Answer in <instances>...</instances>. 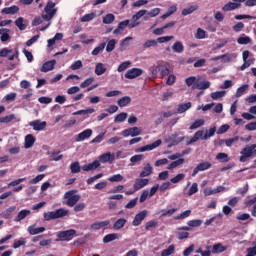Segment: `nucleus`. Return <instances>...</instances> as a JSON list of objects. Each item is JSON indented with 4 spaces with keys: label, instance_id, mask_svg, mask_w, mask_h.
I'll use <instances>...</instances> for the list:
<instances>
[{
    "label": "nucleus",
    "instance_id": "nucleus-1",
    "mask_svg": "<svg viewBox=\"0 0 256 256\" xmlns=\"http://www.w3.org/2000/svg\"><path fill=\"white\" fill-rule=\"evenodd\" d=\"M240 154V163H247V161H249V158H251L252 155H256V144L245 146L241 150Z\"/></svg>",
    "mask_w": 256,
    "mask_h": 256
},
{
    "label": "nucleus",
    "instance_id": "nucleus-2",
    "mask_svg": "<svg viewBox=\"0 0 256 256\" xmlns=\"http://www.w3.org/2000/svg\"><path fill=\"white\" fill-rule=\"evenodd\" d=\"M76 193L77 190H70L64 194V199H66V205H68V207H75L81 200V195Z\"/></svg>",
    "mask_w": 256,
    "mask_h": 256
},
{
    "label": "nucleus",
    "instance_id": "nucleus-3",
    "mask_svg": "<svg viewBox=\"0 0 256 256\" xmlns=\"http://www.w3.org/2000/svg\"><path fill=\"white\" fill-rule=\"evenodd\" d=\"M69 210L65 208L57 209L56 211L44 213L45 221H51V219H61V217H67Z\"/></svg>",
    "mask_w": 256,
    "mask_h": 256
},
{
    "label": "nucleus",
    "instance_id": "nucleus-4",
    "mask_svg": "<svg viewBox=\"0 0 256 256\" xmlns=\"http://www.w3.org/2000/svg\"><path fill=\"white\" fill-rule=\"evenodd\" d=\"M57 9H55V2H48L44 8V13L42 14V19L44 21H51L55 17Z\"/></svg>",
    "mask_w": 256,
    "mask_h": 256
},
{
    "label": "nucleus",
    "instance_id": "nucleus-5",
    "mask_svg": "<svg viewBox=\"0 0 256 256\" xmlns=\"http://www.w3.org/2000/svg\"><path fill=\"white\" fill-rule=\"evenodd\" d=\"M75 235H77V230L75 229H69L57 233V237L60 241H71Z\"/></svg>",
    "mask_w": 256,
    "mask_h": 256
},
{
    "label": "nucleus",
    "instance_id": "nucleus-6",
    "mask_svg": "<svg viewBox=\"0 0 256 256\" xmlns=\"http://www.w3.org/2000/svg\"><path fill=\"white\" fill-rule=\"evenodd\" d=\"M149 185V179L147 178H136L133 184L134 191H141V189L147 187Z\"/></svg>",
    "mask_w": 256,
    "mask_h": 256
},
{
    "label": "nucleus",
    "instance_id": "nucleus-7",
    "mask_svg": "<svg viewBox=\"0 0 256 256\" xmlns=\"http://www.w3.org/2000/svg\"><path fill=\"white\" fill-rule=\"evenodd\" d=\"M161 143H163V141H161V139H158L152 144H148L146 146L137 148L136 153H145V151H153V149H157V147H159Z\"/></svg>",
    "mask_w": 256,
    "mask_h": 256
},
{
    "label": "nucleus",
    "instance_id": "nucleus-8",
    "mask_svg": "<svg viewBox=\"0 0 256 256\" xmlns=\"http://www.w3.org/2000/svg\"><path fill=\"white\" fill-rule=\"evenodd\" d=\"M141 75H143V69L132 68L125 73L124 77L125 79H137V77H141Z\"/></svg>",
    "mask_w": 256,
    "mask_h": 256
},
{
    "label": "nucleus",
    "instance_id": "nucleus-9",
    "mask_svg": "<svg viewBox=\"0 0 256 256\" xmlns=\"http://www.w3.org/2000/svg\"><path fill=\"white\" fill-rule=\"evenodd\" d=\"M141 133H143V130L139 127L128 128L122 131L123 137H137Z\"/></svg>",
    "mask_w": 256,
    "mask_h": 256
},
{
    "label": "nucleus",
    "instance_id": "nucleus-10",
    "mask_svg": "<svg viewBox=\"0 0 256 256\" xmlns=\"http://www.w3.org/2000/svg\"><path fill=\"white\" fill-rule=\"evenodd\" d=\"M29 125L31 128H33L34 131H45L47 127V122L41 120H34L29 122Z\"/></svg>",
    "mask_w": 256,
    "mask_h": 256
},
{
    "label": "nucleus",
    "instance_id": "nucleus-11",
    "mask_svg": "<svg viewBox=\"0 0 256 256\" xmlns=\"http://www.w3.org/2000/svg\"><path fill=\"white\" fill-rule=\"evenodd\" d=\"M147 210L141 211L135 215L134 220L132 221L133 227H139L143 223L144 219L147 217Z\"/></svg>",
    "mask_w": 256,
    "mask_h": 256
},
{
    "label": "nucleus",
    "instance_id": "nucleus-12",
    "mask_svg": "<svg viewBox=\"0 0 256 256\" xmlns=\"http://www.w3.org/2000/svg\"><path fill=\"white\" fill-rule=\"evenodd\" d=\"M100 163H113L115 161V153L106 152L99 156Z\"/></svg>",
    "mask_w": 256,
    "mask_h": 256
},
{
    "label": "nucleus",
    "instance_id": "nucleus-13",
    "mask_svg": "<svg viewBox=\"0 0 256 256\" xmlns=\"http://www.w3.org/2000/svg\"><path fill=\"white\" fill-rule=\"evenodd\" d=\"M207 169H211V162H202L199 163L193 170L192 177H195L199 171H207Z\"/></svg>",
    "mask_w": 256,
    "mask_h": 256
},
{
    "label": "nucleus",
    "instance_id": "nucleus-14",
    "mask_svg": "<svg viewBox=\"0 0 256 256\" xmlns=\"http://www.w3.org/2000/svg\"><path fill=\"white\" fill-rule=\"evenodd\" d=\"M111 225V221L109 220H104V221H98V222H94L90 225V229H92V231H99V229H103V227H107Z\"/></svg>",
    "mask_w": 256,
    "mask_h": 256
},
{
    "label": "nucleus",
    "instance_id": "nucleus-15",
    "mask_svg": "<svg viewBox=\"0 0 256 256\" xmlns=\"http://www.w3.org/2000/svg\"><path fill=\"white\" fill-rule=\"evenodd\" d=\"M91 135H93V130L86 129L77 135L76 141L78 143L81 141H85V139H89V137H91Z\"/></svg>",
    "mask_w": 256,
    "mask_h": 256
},
{
    "label": "nucleus",
    "instance_id": "nucleus-16",
    "mask_svg": "<svg viewBox=\"0 0 256 256\" xmlns=\"http://www.w3.org/2000/svg\"><path fill=\"white\" fill-rule=\"evenodd\" d=\"M101 167V162L99 160H94L90 164H86L82 166V171H95V169H99Z\"/></svg>",
    "mask_w": 256,
    "mask_h": 256
},
{
    "label": "nucleus",
    "instance_id": "nucleus-17",
    "mask_svg": "<svg viewBox=\"0 0 256 256\" xmlns=\"http://www.w3.org/2000/svg\"><path fill=\"white\" fill-rule=\"evenodd\" d=\"M125 225H127V219L119 218L113 223L112 229H114V231H121Z\"/></svg>",
    "mask_w": 256,
    "mask_h": 256
},
{
    "label": "nucleus",
    "instance_id": "nucleus-18",
    "mask_svg": "<svg viewBox=\"0 0 256 256\" xmlns=\"http://www.w3.org/2000/svg\"><path fill=\"white\" fill-rule=\"evenodd\" d=\"M56 63H57V61H55V60H50V61L44 63L41 67L42 73H47L49 71H53L55 69Z\"/></svg>",
    "mask_w": 256,
    "mask_h": 256
},
{
    "label": "nucleus",
    "instance_id": "nucleus-19",
    "mask_svg": "<svg viewBox=\"0 0 256 256\" xmlns=\"http://www.w3.org/2000/svg\"><path fill=\"white\" fill-rule=\"evenodd\" d=\"M149 175H153V166L150 163H146L140 172V177L145 178L149 177Z\"/></svg>",
    "mask_w": 256,
    "mask_h": 256
},
{
    "label": "nucleus",
    "instance_id": "nucleus-20",
    "mask_svg": "<svg viewBox=\"0 0 256 256\" xmlns=\"http://www.w3.org/2000/svg\"><path fill=\"white\" fill-rule=\"evenodd\" d=\"M28 215H31V210L23 209L21 210L18 215L14 218L15 223H19L20 221H23L25 217H28Z\"/></svg>",
    "mask_w": 256,
    "mask_h": 256
},
{
    "label": "nucleus",
    "instance_id": "nucleus-21",
    "mask_svg": "<svg viewBox=\"0 0 256 256\" xmlns=\"http://www.w3.org/2000/svg\"><path fill=\"white\" fill-rule=\"evenodd\" d=\"M241 7V4L236 3V2H228L222 7V11H235V9H239Z\"/></svg>",
    "mask_w": 256,
    "mask_h": 256
},
{
    "label": "nucleus",
    "instance_id": "nucleus-22",
    "mask_svg": "<svg viewBox=\"0 0 256 256\" xmlns=\"http://www.w3.org/2000/svg\"><path fill=\"white\" fill-rule=\"evenodd\" d=\"M224 251H227V246H224L223 243H216L212 247V253H214V255L224 253Z\"/></svg>",
    "mask_w": 256,
    "mask_h": 256
},
{
    "label": "nucleus",
    "instance_id": "nucleus-23",
    "mask_svg": "<svg viewBox=\"0 0 256 256\" xmlns=\"http://www.w3.org/2000/svg\"><path fill=\"white\" fill-rule=\"evenodd\" d=\"M33 145H35V136H33L32 134L26 135L24 143L25 149H31Z\"/></svg>",
    "mask_w": 256,
    "mask_h": 256
},
{
    "label": "nucleus",
    "instance_id": "nucleus-24",
    "mask_svg": "<svg viewBox=\"0 0 256 256\" xmlns=\"http://www.w3.org/2000/svg\"><path fill=\"white\" fill-rule=\"evenodd\" d=\"M204 132L203 130H198L194 135L193 137L190 139V141H188L186 143V145H191V143H197V141H199V139H203L204 137Z\"/></svg>",
    "mask_w": 256,
    "mask_h": 256
},
{
    "label": "nucleus",
    "instance_id": "nucleus-25",
    "mask_svg": "<svg viewBox=\"0 0 256 256\" xmlns=\"http://www.w3.org/2000/svg\"><path fill=\"white\" fill-rule=\"evenodd\" d=\"M107 72V66L101 62L97 63L95 66V74L98 76L104 75Z\"/></svg>",
    "mask_w": 256,
    "mask_h": 256
},
{
    "label": "nucleus",
    "instance_id": "nucleus-26",
    "mask_svg": "<svg viewBox=\"0 0 256 256\" xmlns=\"http://www.w3.org/2000/svg\"><path fill=\"white\" fill-rule=\"evenodd\" d=\"M15 25L20 31H25L27 29V22L23 17H19L15 20Z\"/></svg>",
    "mask_w": 256,
    "mask_h": 256
},
{
    "label": "nucleus",
    "instance_id": "nucleus-27",
    "mask_svg": "<svg viewBox=\"0 0 256 256\" xmlns=\"http://www.w3.org/2000/svg\"><path fill=\"white\" fill-rule=\"evenodd\" d=\"M27 231L30 235H39V233L45 232V227L35 228V225H31L28 227Z\"/></svg>",
    "mask_w": 256,
    "mask_h": 256
},
{
    "label": "nucleus",
    "instance_id": "nucleus-28",
    "mask_svg": "<svg viewBox=\"0 0 256 256\" xmlns=\"http://www.w3.org/2000/svg\"><path fill=\"white\" fill-rule=\"evenodd\" d=\"M2 13L5 15H15V13H19V8L18 6H11V7H6L2 9Z\"/></svg>",
    "mask_w": 256,
    "mask_h": 256
},
{
    "label": "nucleus",
    "instance_id": "nucleus-29",
    "mask_svg": "<svg viewBox=\"0 0 256 256\" xmlns=\"http://www.w3.org/2000/svg\"><path fill=\"white\" fill-rule=\"evenodd\" d=\"M11 30L7 29V28H2L0 29V41H2V43H5V41H9V33Z\"/></svg>",
    "mask_w": 256,
    "mask_h": 256
},
{
    "label": "nucleus",
    "instance_id": "nucleus-30",
    "mask_svg": "<svg viewBox=\"0 0 256 256\" xmlns=\"http://www.w3.org/2000/svg\"><path fill=\"white\" fill-rule=\"evenodd\" d=\"M209 87H211V82L204 81V82H197L196 84H194L193 89L205 90V89H209Z\"/></svg>",
    "mask_w": 256,
    "mask_h": 256
},
{
    "label": "nucleus",
    "instance_id": "nucleus-31",
    "mask_svg": "<svg viewBox=\"0 0 256 256\" xmlns=\"http://www.w3.org/2000/svg\"><path fill=\"white\" fill-rule=\"evenodd\" d=\"M119 234L111 233L103 237V243H111V241H117Z\"/></svg>",
    "mask_w": 256,
    "mask_h": 256
},
{
    "label": "nucleus",
    "instance_id": "nucleus-32",
    "mask_svg": "<svg viewBox=\"0 0 256 256\" xmlns=\"http://www.w3.org/2000/svg\"><path fill=\"white\" fill-rule=\"evenodd\" d=\"M81 169H83V166L81 167V164H79L78 161L72 162L70 164L71 173H81Z\"/></svg>",
    "mask_w": 256,
    "mask_h": 256
},
{
    "label": "nucleus",
    "instance_id": "nucleus-33",
    "mask_svg": "<svg viewBox=\"0 0 256 256\" xmlns=\"http://www.w3.org/2000/svg\"><path fill=\"white\" fill-rule=\"evenodd\" d=\"M174 53H183L185 51V47L182 42H175L172 46Z\"/></svg>",
    "mask_w": 256,
    "mask_h": 256
},
{
    "label": "nucleus",
    "instance_id": "nucleus-34",
    "mask_svg": "<svg viewBox=\"0 0 256 256\" xmlns=\"http://www.w3.org/2000/svg\"><path fill=\"white\" fill-rule=\"evenodd\" d=\"M197 9H199V7L197 5H192L188 8H184L182 10V15L184 17H187V15H191V13H194V11H197Z\"/></svg>",
    "mask_w": 256,
    "mask_h": 256
},
{
    "label": "nucleus",
    "instance_id": "nucleus-35",
    "mask_svg": "<svg viewBox=\"0 0 256 256\" xmlns=\"http://www.w3.org/2000/svg\"><path fill=\"white\" fill-rule=\"evenodd\" d=\"M118 105L120 107H127V105H129L131 103V97L129 96H124L122 98H120L118 101H117Z\"/></svg>",
    "mask_w": 256,
    "mask_h": 256
},
{
    "label": "nucleus",
    "instance_id": "nucleus-36",
    "mask_svg": "<svg viewBox=\"0 0 256 256\" xmlns=\"http://www.w3.org/2000/svg\"><path fill=\"white\" fill-rule=\"evenodd\" d=\"M183 163H185V159L179 158L178 160L171 162L170 165H168L167 169H169V170L175 169V168L179 167V165H183Z\"/></svg>",
    "mask_w": 256,
    "mask_h": 256
},
{
    "label": "nucleus",
    "instance_id": "nucleus-37",
    "mask_svg": "<svg viewBox=\"0 0 256 256\" xmlns=\"http://www.w3.org/2000/svg\"><path fill=\"white\" fill-rule=\"evenodd\" d=\"M50 159L51 161H61L63 159V154H61V151H53L50 153Z\"/></svg>",
    "mask_w": 256,
    "mask_h": 256
},
{
    "label": "nucleus",
    "instance_id": "nucleus-38",
    "mask_svg": "<svg viewBox=\"0 0 256 256\" xmlns=\"http://www.w3.org/2000/svg\"><path fill=\"white\" fill-rule=\"evenodd\" d=\"M226 93L227 92H225L223 90L222 91H216V92H212L210 94V97H211V99H213V101H217V100L223 98V96L226 95Z\"/></svg>",
    "mask_w": 256,
    "mask_h": 256
},
{
    "label": "nucleus",
    "instance_id": "nucleus-39",
    "mask_svg": "<svg viewBox=\"0 0 256 256\" xmlns=\"http://www.w3.org/2000/svg\"><path fill=\"white\" fill-rule=\"evenodd\" d=\"M216 159L220 161L221 163H229V155L227 153H218L216 155Z\"/></svg>",
    "mask_w": 256,
    "mask_h": 256
},
{
    "label": "nucleus",
    "instance_id": "nucleus-40",
    "mask_svg": "<svg viewBox=\"0 0 256 256\" xmlns=\"http://www.w3.org/2000/svg\"><path fill=\"white\" fill-rule=\"evenodd\" d=\"M247 89H249V85L248 84H243L242 86H240L237 91H236V97H243V95L245 94V91H247Z\"/></svg>",
    "mask_w": 256,
    "mask_h": 256
},
{
    "label": "nucleus",
    "instance_id": "nucleus-41",
    "mask_svg": "<svg viewBox=\"0 0 256 256\" xmlns=\"http://www.w3.org/2000/svg\"><path fill=\"white\" fill-rule=\"evenodd\" d=\"M217 131V127H212L209 129V131H206V133L203 136V140L207 141V139H211V137H213V135H215V132Z\"/></svg>",
    "mask_w": 256,
    "mask_h": 256
},
{
    "label": "nucleus",
    "instance_id": "nucleus-42",
    "mask_svg": "<svg viewBox=\"0 0 256 256\" xmlns=\"http://www.w3.org/2000/svg\"><path fill=\"white\" fill-rule=\"evenodd\" d=\"M107 43L103 42L101 43L99 46H97L96 48L93 49L92 51V55L95 57L97 55H99V53L103 52V50L105 49Z\"/></svg>",
    "mask_w": 256,
    "mask_h": 256
},
{
    "label": "nucleus",
    "instance_id": "nucleus-43",
    "mask_svg": "<svg viewBox=\"0 0 256 256\" xmlns=\"http://www.w3.org/2000/svg\"><path fill=\"white\" fill-rule=\"evenodd\" d=\"M143 159H145V156L143 154H136L130 158V161L132 162V164L130 165H134L135 163H141Z\"/></svg>",
    "mask_w": 256,
    "mask_h": 256
},
{
    "label": "nucleus",
    "instance_id": "nucleus-44",
    "mask_svg": "<svg viewBox=\"0 0 256 256\" xmlns=\"http://www.w3.org/2000/svg\"><path fill=\"white\" fill-rule=\"evenodd\" d=\"M124 177L121 174H115L111 177L108 178V181H110V183H121V181H123Z\"/></svg>",
    "mask_w": 256,
    "mask_h": 256
},
{
    "label": "nucleus",
    "instance_id": "nucleus-45",
    "mask_svg": "<svg viewBox=\"0 0 256 256\" xmlns=\"http://www.w3.org/2000/svg\"><path fill=\"white\" fill-rule=\"evenodd\" d=\"M175 253V245H170L167 249L162 250L161 256H170Z\"/></svg>",
    "mask_w": 256,
    "mask_h": 256
},
{
    "label": "nucleus",
    "instance_id": "nucleus-46",
    "mask_svg": "<svg viewBox=\"0 0 256 256\" xmlns=\"http://www.w3.org/2000/svg\"><path fill=\"white\" fill-rule=\"evenodd\" d=\"M191 107V102H187L185 104H180L178 106L177 112L176 113H185V111H188V109Z\"/></svg>",
    "mask_w": 256,
    "mask_h": 256
},
{
    "label": "nucleus",
    "instance_id": "nucleus-47",
    "mask_svg": "<svg viewBox=\"0 0 256 256\" xmlns=\"http://www.w3.org/2000/svg\"><path fill=\"white\" fill-rule=\"evenodd\" d=\"M237 43L239 45H249L251 43V37L249 36H241L237 39Z\"/></svg>",
    "mask_w": 256,
    "mask_h": 256
},
{
    "label": "nucleus",
    "instance_id": "nucleus-48",
    "mask_svg": "<svg viewBox=\"0 0 256 256\" xmlns=\"http://www.w3.org/2000/svg\"><path fill=\"white\" fill-rule=\"evenodd\" d=\"M188 227H201L203 225V220L201 219H195V220H189L187 222Z\"/></svg>",
    "mask_w": 256,
    "mask_h": 256
},
{
    "label": "nucleus",
    "instance_id": "nucleus-49",
    "mask_svg": "<svg viewBox=\"0 0 256 256\" xmlns=\"http://www.w3.org/2000/svg\"><path fill=\"white\" fill-rule=\"evenodd\" d=\"M191 216V210H186L184 212H182L180 215H177L174 217V219H176V221H181L183 219H187V217Z\"/></svg>",
    "mask_w": 256,
    "mask_h": 256
},
{
    "label": "nucleus",
    "instance_id": "nucleus-50",
    "mask_svg": "<svg viewBox=\"0 0 256 256\" xmlns=\"http://www.w3.org/2000/svg\"><path fill=\"white\" fill-rule=\"evenodd\" d=\"M199 191V185L197 182H194L192 186L190 187L189 191L187 192L188 197H191L192 195H195Z\"/></svg>",
    "mask_w": 256,
    "mask_h": 256
},
{
    "label": "nucleus",
    "instance_id": "nucleus-51",
    "mask_svg": "<svg viewBox=\"0 0 256 256\" xmlns=\"http://www.w3.org/2000/svg\"><path fill=\"white\" fill-rule=\"evenodd\" d=\"M130 66H131V62H129V61L122 62L118 66L117 71H118V73H123V71H126V69H129Z\"/></svg>",
    "mask_w": 256,
    "mask_h": 256
},
{
    "label": "nucleus",
    "instance_id": "nucleus-52",
    "mask_svg": "<svg viewBox=\"0 0 256 256\" xmlns=\"http://www.w3.org/2000/svg\"><path fill=\"white\" fill-rule=\"evenodd\" d=\"M151 47H157V40H146L143 44V49H149Z\"/></svg>",
    "mask_w": 256,
    "mask_h": 256
},
{
    "label": "nucleus",
    "instance_id": "nucleus-53",
    "mask_svg": "<svg viewBox=\"0 0 256 256\" xmlns=\"http://www.w3.org/2000/svg\"><path fill=\"white\" fill-rule=\"evenodd\" d=\"M27 244V240L25 238H20L19 240H15L13 244V249H19V247H23V245Z\"/></svg>",
    "mask_w": 256,
    "mask_h": 256
},
{
    "label": "nucleus",
    "instance_id": "nucleus-54",
    "mask_svg": "<svg viewBox=\"0 0 256 256\" xmlns=\"http://www.w3.org/2000/svg\"><path fill=\"white\" fill-rule=\"evenodd\" d=\"M114 21H115V15H113V14H107L103 18V23L105 25H111V23H113Z\"/></svg>",
    "mask_w": 256,
    "mask_h": 256
},
{
    "label": "nucleus",
    "instance_id": "nucleus-55",
    "mask_svg": "<svg viewBox=\"0 0 256 256\" xmlns=\"http://www.w3.org/2000/svg\"><path fill=\"white\" fill-rule=\"evenodd\" d=\"M127 119V113L121 112L120 114L116 115L114 121L115 123H123Z\"/></svg>",
    "mask_w": 256,
    "mask_h": 256
},
{
    "label": "nucleus",
    "instance_id": "nucleus-56",
    "mask_svg": "<svg viewBox=\"0 0 256 256\" xmlns=\"http://www.w3.org/2000/svg\"><path fill=\"white\" fill-rule=\"evenodd\" d=\"M96 14L95 13H89V14H85L82 18H81V22L82 23H87L89 21H93V19H95Z\"/></svg>",
    "mask_w": 256,
    "mask_h": 256
},
{
    "label": "nucleus",
    "instance_id": "nucleus-57",
    "mask_svg": "<svg viewBox=\"0 0 256 256\" xmlns=\"http://www.w3.org/2000/svg\"><path fill=\"white\" fill-rule=\"evenodd\" d=\"M183 179H185V174L179 173L170 180V183L177 184V183H180V181H183Z\"/></svg>",
    "mask_w": 256,
    "mask_h": 256
},
{
    "label": "nucleus",
    "instance_id": "nucleus-58",
    "mask_svg": "<svg viewBox=\"0 0 256 256\" xmlns=\"http://www.w3.org/2000/svg\"><path fill=\"white\" fill-rule=\"evenodd\" d=\"M147 15V10H139L135 15L132 16V21H139L141 17Z\"/></svg>",
    "mask_w": 256,
    "mask_h": 256
},
{
    "label": "nucleus",
    "instance_id": "nucleus-59",
    "mask_svg": "<svg viewBox=\"0 0 256 256\" xmlns=\"http://www.w3.org/2000/svg\"><path fill=\"white\" fill-rule=\"evenodd\" d=\"M158 71L160 73V75H162V77H167V75H169V73L171 72L167 66H158Z\"/></svg>",
    "mask_w": 256,
    "mask_h": 256
},
{
    "label": "nucleus",
    "instance_id": "nucleus-60",
    "mask_svg": "<svg viewBox=\"0 0 256 256\" xmlns=\"http://www.w3.org/2000/svg\"><path fill=\"white\" fill-rule=\"evenodd\" d=\"M203 125H205V120L198 119L190 126V129H199V127H203Z\"/></svg>",
    "mask_w": 256,
    "mask_h": 256
},
{
    "label": "nucleus",
    "instance_id": "nucleus-61",
    "mask_svg": "<svg viewBox=\"0 0 256 256\" xmlns=\"http://www.w3.org/2000/svg\"><path fill=\"white\" fill-rule=\"evenodd\" d=\"M93 81H95V78L93 77L87 78L85 81H83L80 84L81 89H87V87H89V85H91Z\"/></svg>",
    "mask_w": 256,
    "mask_h": 256
},
{
    "label": "nucleus",
    "instance_id": "nucleus-62",
    "mask_svg": "<svg viewBox=\"0 0 256 256\" xmlns=\"http://www.w3.org/2000/svg\"><path fill=\"white\" fill-rule=\"evenodd\" d=\"M15 119V114H10L4 117H0V123H11Z\"/></svg>",
    "mask_w": 256,
    "mask_h": 256
},
{
    "label": "nucleus",
    "instance_id": "nucleus-63",
    "mask_svg": "<svg viewBox=\"0 0 256 256\" xmlns=\"http://www.w3.org/2000/svg\"><path fill=\"white\" fill-rule=\"evenodd\" d=\"M95 110L93 108H88L86 110H78L73 113V115H89L93 113Z\"/></svg>",
    "mask_w": 256,
    "mask_h": 256
},
{
    "label": "nucleus",
    "instance_id": "nucleus-64",
    "mask_svg": "<svg viewBox=\"0 0 256 256\" xmlns=\"http://www.w3.org/2000/svg\"><path fill=\"white\" fill-rule=\"evenodd\" d=\"M116 44H117V41H115V39L110 40L106 46L107 53H111V51L115 49Z\"/></svg>",
    "mask_w": 256,
    "mask_h": 256
}]
</instances>
